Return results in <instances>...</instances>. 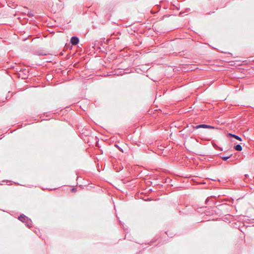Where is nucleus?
<instances>
[{"label": "nucleus", "instance_id": "f257e3e1", "mask_svg": "<svg viewBox=\"0 0 254 254\" xmlns=\"http://www.w3.org/2000/svg\"><path fill=\"white\" fill-rule=\"evenodd\" d=\"M193 128H196V129H198L199 128H214V127L210 126H209L207 125L201 124V125H198L196 127H194Z\"/></svg>", "mask_w": 254, "mask_h": 254}, {"label": "nucleus", "instance_id": "f03ea898", "mask_svg": "<svg viewBox=\"0 0 254 254\" xmlns=\"http://www.w3.org/2000/svg\"><path fill=\"white\" fill-rule=\"evenodd\" d=\"M79 42V40L76 37H72L71 38V40H70V43L73 45H75L76 44H78Z\"/></svg>", "mask_w": 254, "mask_h": 254}, {"label": "nucleus", "instance_id": "7ed1b4c3", "mask_svg": "<svg viewBox=\"0 0 254 254\" xmlns=\"http://www.w3.org/2000/svg\"><path fill=\"white\" fill-rule=\"evenodd\" d=\"M229 135L232 137H233L234 138H236V139H237L238 140H240V141L242 140L241 138L236 135L233 134L231 133H229Z\"/></svg>", "mask_w": 254, "mask_h": 254}, {"label": "nucleus", "instance_id": "20e7f679", "mask_svg": "<svg viewBox=\"0 0 254 254\" xmlns=\"http://www.w3.org/2000/svg\"><path fill=\"white\" fill-rule=\"evenodd\" d=\"M18 219L22 222H24L27 218L25 216L20 215L18 217Z\"/></svg>", "mask_w": 254, "mask_h": 254}, {"label": "nucleus", "instance_id": "39448f33", "mask_svg": "<svg viewBox=\"0 0 254 254\" xmlns=\"http://www.w3.org/2000/svg\"><path fill=\"white\" fill-rule=\"evenodd\" d=\"M234 148L235 150H236L237 151H240L242 150V147L241 146V145H239V144L235 146Z\"/></svg>", "mask_w": 254, "mask_h": 254}, {"label": "nucleus", "instance_id": "423d86ee", "mask_svg": "<svg viewBox=\"0 0 254 254\" xmlns=\"http://www.w3.org/2000/svg\"><path fill=\"white\" fill-rule=\"evenodd\" d=\"M232 154H230L229 155V156H223V157H221V158L224 160H227V159H228L229 158H230L231 156H232Z\"/></svg>", "mask_w": 254, "mask_h": 254}, {"label": "nucleus", "instance_id": "0eeeda50", "mask_svg": "<svg viewBox=\"0 0 254 254\" xmlns=\"http://www.w3.org/2000/svg\"><path fill=\"white\" fill-rule=\"evenodd\" d=\"M71 190H72V191H74V189H72Z\"/></svg>", "mask_w": 254, "mask_h": 254}]
</instances>
